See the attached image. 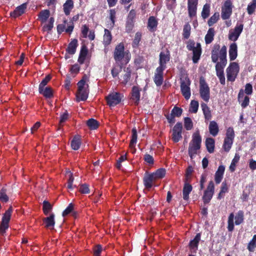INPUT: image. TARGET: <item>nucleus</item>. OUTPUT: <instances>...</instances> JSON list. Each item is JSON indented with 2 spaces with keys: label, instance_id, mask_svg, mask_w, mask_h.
<instances>
[{
  "label": "nucleus",
  "instance_id": "obj_1",
  "mask_svg": "<svg viewBox=\"0 0 256 256\" xmlns=\"http://www.w3.org/2000/svg\"><path fill=\"white\" fill-rule=\"evenodd\" d=\"M202 138L198 130L194 132L192 136V139L189 144L188 154L191 158H193L198 150L200 148Z\"/></svg>",
  "mask_w": 256,
  "mask_h": 256
},
{
  "label": "nucleus",
  "instance_id": "obj_2",
  "mask_svg": "<svg viewBox=\"0 0 256 256\" xmlns=\"http://www.w3.org/2000/svg\"><path fill=\"white\" fill-rule=\"evenodd\" d=\"M78 90L76 93V100L78 101L86 100L88 94V85L86 79L83 78L78 83Z\"/></svg>",
  "mask_w": 256,
  "mask_h": 256
},
{
  "label": "nucleus",
  "instance_id": "obj_3",
  "mask_svg": "<svg viewBox=\"0 0 256 256\" xmlns=\"http://www.w3.org/2000/svg\"><path fill=\"white\" fill-rule=\"evenodd\" d=\"M186 48L188 50L192 51L193 62L194 63L198 62L202 54V48L200 44V43H196V44L194 41L189 40L187 42Z\"/></svg>",
  "mask_w": 256,
  "mask_h": 256
},
{
  "label": "nucleus",
  "instance_id": "obj_4",
  "mask_svg": "<svg viewBox=\"0 0 256 256\" xmlns=\"http://www.w3.org/2000/svg\"><path fill=\"white\" fill-rule=\"evenodd\" d=\"M239 72L238 64L233 62L230 64L226 70L228 81L233 82L235 80Z\"/></svg>",
  "mask_w": 256,
  "mask_h": 256
},
{
  "label": "nucleus",
  "instance_id": "obj_5",
  "mask_svg": "<svg viewBox=\"0 0 256 256\" xmlns=\"http://www.w3.org/2000/svg\"><path fill=\"white\" fill-rule=\"evenodd\" d=\"M200 94L202 98L208 102L210 98V88L203 78H200Z\"/></svg>",
  "mask_w": 256,
  "mask_h": 256
},
{
  "label": "nucleus",
  "instance_id": "obj_6",
  "mask_svg": "<svg viewBox=\"0 0 256 256\" xmlns=\"http://www.w3.org/2000/svg\"><path fill=\"white\" fill-rule=\"evenodd\" d=\"M122 98V96L120 94L114 92L106 97V100L108 104L110 107H113L120 104Z\"/></svg>",
  "mask_w": 256,
  "mask_h": 256
},
{
  "label": "nucleus",
  "instance_id": "obj_7",
  "mask_svg": "<svg viewBox=\"0 0 256 256\" xmlns=\"http://www.w3.org/2000/svg\"><path fill=\"white\" fill-rule=\"evenodd\" d=\"M232 4L230 0H226L224 2L222 7V18L225 20L228 19L232 14Z\"/></svg>",
  "mask_w": 256,
  "mask_h": 256
},
{
  "label": "nucleus",
  "instance_id": "obj_8",
  "mask_svg": "<svg viewBox=\"0 0 256 256\" xmlns=\"http://www.w3.org/2000/svg\"><path fill=\"white\" fill-rule=\"evenodd\" d=\"M190 82L189 78H185L182 80L180 84V90L183 96L186 100H188L191 95L190 90Z\"/></svg>",
  "mask_w": 256,
  "mask_h": 256
},
{
  "label": "nucleus",
  "instance_id": "obj_9",
  "mask_svg": "<svg viewBox=\"0 0 256 256\" xmlns=\"http://www.w3.org/2000/svg\"><path fill=\"white\" fill-rule=\"evenodd\" d=\"M214 186L212 181H210L204 192L202 200L204 204L208 203L212 198L214 194Z\"/></svg>",
  "mask_w": 256,
  "mask_h": 256
},
{
  "label": "nucleus",
  "instance_id": "obj_10",
  "mask_svg": "<svg viewBox=\"0 0 256 256\" xmlns=\"http://www.w3.org/2000/svg\"><path fill=\"white\" fill-rule=\"evenodd\" d=\"M182 125L180 122L176 123L173 128L172 138L174 142H177L182 138Z\"/></svg>",
  "mask_w": 256,
  "mask_h": 256
},
{
  "label": "nucleus",
  "instance_id": "obj_11",
  "mask_svg": "<svg viewBox=\"0 0 256 256\" xmlns=\"http://www.w3.org/2000/svg\"><path fill=\"white\" fill-rule=\"evenodd\" d=\"M242 24H237L234 29H232L229 32L228 38L232 41H236L243 30Z\"/></svg>",
  "mask_w": 256,
  "mask_h": 256
},
{
  "label": "nucleus",
  "instance_id": "obj_12",
  "mask_svg": "<svg viewBox=\"0 0 256 256\" xmlns=\"http://www.w3.org/2000/svg\"><path fill=\"white\" fill-rule=\"evenodd\" d=\"M74 24L72 22H68L64 20V24H60L57 26V31L60 34L65 31L66 32L70 34L74 29Z\"/></svg>",
  "mask_w": 256,
  "mask_h": 256
},
{
  "label": "nucleus",
  "instance_id": "obj_13",
  "mask_svg": "<svg viewBox=\"0 0 256 256\" xmlns=\"http://www.w3.org/2000/svg\"><path fill=\"white\" fill-rule=\"evenodd\" d=\"M124 50V44L122 43H120L116 47L114 56L116 62H120L124 58L125 54Z\"/></svg>",
  "mask_w": 256,
  "mask_h": 256
},
{
  "label": "nucleus",
  "instance_id": "obj_14",
  "mask_svg": "<svg viewBox=\"0 0 256 256\" xmlns=\"http://www.w3.org/2000/svg\"><path fill=\"white\" fill-rule=\"evenodd\" d=\"M198 0H188V15L191 18L196 15Z\"/></svg>",
  "mask_w": 256,
  "mask_h": 256
},
{
  "label": "nucleus",
  "instance_id": "obj_15",
  "mask_svg": "<svg viewBox=\"0 0 256 256\" xmlns=\"http://www.w3.org/2000/svg\"><path fill=\"white\" fill-rule=\"evenodd\" d=\"M170 60V54L168 51L166 53L161 52L160 54V66L158 68H161L164 70L166 68V63Z\"/></svg>",
  "mask_w": 256,
  "mask_h": 256
},
{
  "label": "nucleus",
  "instance_id": "obj_16",
  "mask_svg": "<svg viewBox=\"0 0 256 256\" xmlns=\"http://www.w3.org/2000/svg\"><path fill=\"white\" fill-rule=\"evenodd\" d=\"M238 100L241 104V106L243 108H245L249 104L250 98L248 96H244V92L242 90H240L239 92Z\"/></svg>",
  "mask_w": 256,
  "mask_h": 256
},
{
  "label": "nucleus",
  "instance_id": "obj_17",
  "mask_svg": "<svg viewBox=\"0 0 256 256\" xmlns=\"http://www.w3.org/2000/svg\"><path fill=\"white\" fill-rule=\"evenodd\" d=\"M163 70L157 68L154 75V82L157 86H160L163 82Z\"/></svg>",
  "mask_w": 256,
  "mask_h": 256
},
{
  "label": "nucleus",
  "instance_id": "obj_18",
  "mask_svg": "<svg viewBox=\"0 0 256 256\" xmlns=\"http://www.w3.org/2000/svg\"><path fill=\"white\" fill-rule=\"evenodd\" d=\"M140 90L141 89L137 86H134L132 88L131 98L136 104H138L140 100Z\"/></svg>",
  "mask_w": 256,
  "mask_h": 256
},
{
  "label": "nucleus",
  "instance_id": "obj_19",
  "mask_svg": "<svg viewBox=\"0 0 256 256\" xmlns=\"http://www.w3.org/2000/svg\"><path fill=\"white\" fill-rule=\"evenodd\" d=\"M156 180L152 174H146L144 177V184L145 187L148 189H150L152 186L153 182Z\"/></svg>",
  "mask_w": 256,
  "mask_h": 256
},
{
  "label": "nucleus",
  "instance_id": "obj_20",
  "mask_svg": "<svg viewBox=\"0 0 256 256\" xmlns=\"http://www.w3.org/2000/svg\"><path fill=\"white\" fill-rule=\"evenodd\" d=\"M26 8V4H23L18 6L15 10L10 13V16L14 18H16L23 14Z\"/></svg>",
  "mask_w": 256,
  "mask_h": 256
},
{
  "label": "nucleus",
  "instance_id": "obj_21",
  "mask_svg": "<svg viewBox=\"0 0 256 256\" xmlns=\"http://www.w3.org/2000/svg\"><path fill=\"white\" fill-rule=\"evenodd\" d=\"M50 12L48 10H42L38 14V20L42 24L46 23L50 18Z\"/></svg>",
  "mask_w": 256,
  "mask_h": 256
},
{
  "label": "nucleus",
  "instance_id": "obj_22",
  "mask_svg": "<svg viewBox=\"0 0 256 256\" xmlns=\"http://www.w3.org/2000/svg\"><path fill=\"white\" fill-rule=\"evenodd\" d=\"M74 7L72 0H67L63 5V9L66 15L68 16Z\"/></svg>",
  "mask_w": 256,
  "mask_h": 256
},
{
  "label": "nucleus",
  "instance_id": "obj_23",
  "mask_svg": "<svg viewBox=\"0 0 256 256\" xmlns=\"http://www.w3.org/2000/svg\"><path fill=\"white\" fill-rule=\"evenodd\" d=\"M224 167L223 166H219L218 170L215 174V182L217 184L220 182L223 178V174L224 171Z\"/></svg>",
  "mask_w": 256,
  "mask_h": 256
},
{
  "label": "nucleus",
  "instance_id": "obj_24",
  "mask_svg": "<svg viewBox=\"0 0 256 256\" xmlns=\"http://www.w3.org/2000/svg\"><path fill=\"white\" fill-rule=\"evenodd\" d=\"M54 18L52 17H50L48 21H47L46 23L42 24V30L44 32H50L52 30L54 26Z\"/></svg>",
  "mask_w": 256,
  "mask_h": 256
},
{
  "label": "nucleus",
  "instance_id": "obj_25",
  "mask_svg": "<svg viewBox=\"0 0 256 256\" xmlns=\"http://www.w3.org/2000/svg\"><path fill=\"white\" fill-rule=\"evenodd\" d=\"M54 214H52L50 216H48L44 219V222L46 224V227L50 229H52L55 224L54 222Z\"/></svg>",
  "mask_w": 256,
  "mask_h": 256
},
{
  "label": "nucleus",
  "instance_id": "obj_26",
  "mask_svg": "<svg viewBox=\"0 0 256 256\" xmlns=\"http://www.w3.org/2000/svg\"><path fill=\"white\" fill-rule=\"evenodd\" d=\"M137 142V132L135 128L132 130V139L130 144V148L132 150V152L135 151V146Z\"/></svg>",
  "mask_w": 256,
  "mask_h": 256
},
{
  "label": "nucleus",
  "instance_id": "obj_27",
  "mask_svg": "<svg viewBox=\"0 0 256 256\" xmlns=\"http://www.w3.org/2000/svg\"><path fill=\"white\" fill-rule=\"evenodd\" d=\"M78 46V40L76 39H74L68 44V47L66 49V52L70 54H74Z\"/></svg>",
  "mask_w": 256,
  "mask_h": 256
},
{
  "label": "nucleus",
  "instance_id": "obj_28",
  "mask_svg": "<svg viewBox=\"0 0 256 256\" xmlns=\"http://www.w3.org/2000/svg\"><path fill=\"white\" fill-rule=\"evenodd\" d=\"M192 190V186L188 183H185L182 190L183 198L184 200H188L189 194Z\"/></svg>",
  "mask_w": 256,
  "mask_h": 256
},
{
  "label": "nucleus",
  "instance_id": "obj_29",
  "mask_svg": "<svg viewBox=\"0 0 256 256\" xmlns=\"http://www.w3.org/2000/svg\"><path fill=\"white\" fill-rule=\"evenodd\" d=\"M230 58L231 60H235L237 56V46L236 43L232 44L229 50Z\"/></svg>",
  "mask_w": 256,
  "mask_h": 256
},
{
  "label": "nucleus",
  "instance_id": "obj_30",
  "mask_svg": "<svg viewBox=\"0 0 256 256\" xmlns=\"http://www.w3.org/2000/svg\"><path fill=\"white\" fill-rule=\"evenodd\" d=\"M209 131L210 134L215 136L218 132V127L217 123L214 121H212L209 125Z\"/></svg>",
  "mask_w": 256,
  "mask_h": 256
},
{
  "label": "nucleus",
  "instance_id": "obj_31",
  "mask_svg": "<svg viewBox=\"0 0 256 256\" xmlns=\"http://www.w3.org/2000/svg\"><path fill=\"white\" fill-rule=\"evenodd\" d=\"M200 240V234H198L195 238L191 240L190 242V246L191 249L194 250V251H196L197 250L198 244Z\"/></svg>",
  "mask_w": 256,
  "mask_h": 256
},
{
  "label": "nucleus",
  "instance_id": "obj_32",
  "mask_svg": "<svg viewBox=\"0 0 256 256\" xmlns=\"http://www.w3.org/2000/svg\"><path fill=\"white\" fill-rule=\"evenodd\" d=\"M206 146L208 151L210 153H212L214 149V140L210 138H206Z\"/></svg>",
  "mask_w": 256,
  "mask_h": 256
},
{
  "label": "nucleus",
  "instance_id": "obj_33",
  "mask_svg": "<svg viewBox=\"0 0 256 256\" xmlns=\"http://www.w3.org/2000/svg\"><path fill=\"white\" fill-rule=\"evenodd\" d=\"M81 144L80 138L78 136H76L71 141V147L74 150H78Z\"/></svg>",
  "mask_w": 256,
  "mask_h": 256
},
{
  "label": "nucleus",
  "instance_id": "obj_34",
  "mask_svg": "<svg viewBox=\"0 0 256 256\" xmlns=\"http://www.w3.org/2000/svg\"><path fill=\"white\" fill-rule=\"evenodd\" d=\"M112 36L110 32L107 29H104V34L103 36V43L105 46L110 44L111 42Z\"/></svg>",
  "mask_w": 256,
  "mask_h": 256
},
{
  "label": "nucleus",
  "instance_id": "obj_35",
  "mask_svg": "<svg viewBox=\"0 0 256 256\" xmlns=\"http://www.w3.org/2000/svg\"><path fill=\"white\" fill-rule=\"evenodd\" d=\"M158 25V22L154 16H150L148 20V27L150 30L154 31Z\"/></svg>",
  "mask_w": 256,
  "mask_h": 256
},
{
  "label": "nucleus",
  "instance_id": "obj_36",
  "mask_svg": "<svg viewBox=\"0 0 256 256\" xmlns=\"http://www.w3.org/2000/svg\"><path fill=\"white\" fill-rule=\"evenodd\" d=\"M214 36V28H210L208 31L205 36V41L206 44H209L212 42Z\"/></svg>",
  "mask_w": 256,
  "mask_h": 256
},
{
  "label": "nucleus",
  "instance_id": "obj_37",
  "mask_svg": "<svg viewBox=\"0 0 256 256\" xmlns=\"http://www.w3.org/2000/svg\"><path fill=\"white\" fill-rule=\"evenodd\" d=\"M201 106L202 108V110L204 116V118L207 120H210L211 119L212 115L211 112L208 106L206 104L204 103H202L201 104Z\"/></svg>",
  "mask_w": 256,
  "mask_h": 256
},
{
  "label": "nucleus",
  "instance_id": "obj_38",
  "mask_svg": "<svg viewBox=\"0 0 256 256\" xmlns=\"http://www.w3.org/2000/svg\"><path fill=\"white\" fill-rule=\"evenodd\" d=\"M9 196L7 194V190L5 188H2L0 190V202L6 203L8 201Z\"/></svg>",
  "mask_w": 256,
  "mask_h": 256
},
{
  "label": "nucleus",
  "instance_id": "obj_39",
  "mask_svg": "<svg viewBox=\"0 0 256 256\" xmlns=\"http://www.w3.org/2000/svg\"><path fill=\"white\" fill-rule=\"evenodd\" d=\"M38 90L40 93L42 94L46 98H50L53 96L52 90L50 87H44L41 91L40 89H38Z\"/></svg>",
  "mask_w": 256,
  "mask_h": 256
},
{
  "label": "nucleus",
  "instance_id": "obj_40",
  "mask_svg": "<svg viewBox=\"0 0 256 256\" xmlns=\"http://www.w3.org/2000/svg\"><path fill=\"white\" fill-rule=\"evenodd\" d=\"M116 12L114 10H110V20L108 24V28H112L114 26L116 19Z\"/></svg>",
  "mask_w": 256,
  "mask_h": 256
},
{
  "label": "nucleus",
  "instance_id": "obj_41",
  "mask_svg": "<svg viewBox=\"0 0 256 256\" xmlns=\"http://www.w3.org/2000/svg\"><path fill=\"white\" fill-rule=\"evenodd\" d=\"M88 54V50L86 46H84L82 48L80 56L78 58V61L80 63L82 64L84 63L85 58H86V56Z\"/></svg>",
  "mask_w": 256,
  "mask_h": 256
},
{
  "label": "nucleus",
  "instance_id": "obj_42",
  "mask_svg": "<svg viewBox=\"0 0 256 256\" xmlns=\"http://www.w3.org/2000/svg\"><path fill=\"white\" fill-rule=\"evenodd\" d=\"M12 210V206H10L4 214L2 217V222L8 223L9 222Z\"/></svg>",
  "mask_w": 256,
  "mask_h": 256
},
{
  "label": "nucleus",
  "instance_id": "obj_43",
  "mask_svg": "<svg viewBox=\"0 0 256 256\" xmlns=\"http://www.w3.org/2000/svg\"><path fill=\"white\" fill-rule=\"evenodd\" d=\"M155 179L162 178H164L166 174V170L164 168H160L158 170L152 174Z\"/></svg>",
  "mask_w": 256,
  "mask_h": 256
},
{
  "label": "nucleus",
  "instance_id": "obj_44",
  "mask_svg": "<svg viewBox=\"0 0 256 256\" xmlns=\"http://www.w3.org/2000/svg\"><path fill=\"white\" fill-rule=\"evenodd\" d=\"M228 186L226 182H222L221 186V188L220 193L218 194V198L221 199L222 198L224 197V194L226 192L228 191Z\"/></svg>",
  "mask_w": 256,
  "mask_h": 256
},
{
  "label": "nucleus",
  "instance_id": "obj_45",
  "mask_svg": "<svg viewBox=\"0 0 256 256\" xmlns=\"http://www.w3.org/2000/svg\"><path fill=\"white\" fill-rule=\"evenodd\" d=\"M235 224L236 225H239L242 224L244 221V212L242 210H240L236 214L235 218Z\"/></svg>",
  "mask_w": 256,
  "mask_h": 256
},
{
  "label": "nucleus",
  "instance_id": "obj_46",
  "mask_svg": "<svg viewBox=\"0 0 256 256\" xmlns=\"http://www.w3.org/2000/svg\"><path fill=\"white\" fill-rule=\"evenodd\" d=\"M199 104L198 101L192 100L190 102L189 111L192 113H196L198 112Z\"/></svg>",
  "mask_w": 256,
  "mask_h": 256
},
{
  "label": "nucleus",
  "instance_id": "obj_47",
  "mask_svg": "<svg viewBox=\"0 0 256 256\" xmlns=\"http://www.w3.org/2000/svg\"><path fill=\"white\" fill-rule=\"evenodd\" d=\"M190 30L191 27L190 24H186L184 26L182 36L184 38L187 39L189 38L190 34Z\"/></svg>",
  "mask_w": 256,
  "mask_h": 256
},
{
  "label": "nucleus",
  "instance_id": "obj_48",
  "mask_svg": "<svg viewBox=\"0 0 256 256\" xmlns=\"http://www.w3.org/2000/svg\"><path fill=\"white\" fill-rule=\"evenodd\" d=\"M87 125L90 130H96L98 126V123L97 120L91 118L87 121Z\"/></svg>",
  "mask_w": 256,
  "mask_h": 256
},
{
  "label": "nucleus",
  "instance_id": "obj_49",
  "mask_svg": "<svg viewBox=\"0 0 256 256\" xmlns=\"http://www.w3.org/2000/svg\"><path fill=\"white\" fill-rule=\"evenodd\" d=\"M234 214L233 213H231L228 218V231L232 232L234 230Z\"/></svg>",
  "mask_w": 256,
  "mask_h": 256
},
{
  "label": "nucleus",
  "instance_id": "obj_50",
  "mask_svg": "<svg viewBox=\"0 0 256 256\" xmlns=\"http://www.w3.org/2000/svg\"><path fill=\"white\" fill-rule=\"evenodd\" d=\"M220 14L218 12H215L208 20V24L209 26H212L214 24L216 23L218 20Z\"/></svg>",
  "mask_w": 256,
  "mask_h": 256
},
{
  "label": "nucleus",
  "instance_id": "obj_51",
  "mask_svg": "<svg viewBox=\"0 0 256 256\" xmlns=\"http://www.w3.org/2000/svg\"><path fill=\"white\" fill-rule=\"evenodd\" d=\"M233 143V140L225 138L223 144V148L226 152H228Z\"/></svg>",
  "mask_w": 256,
  "mask_h": 256
},
{
  "label": "nucleus",
  "instance_id": "obj_52",
  "mask_svg": "<svg viewBox=\"0 0 256 256\" xmlns=\"http://www.w3.org/2000/svg\"><path fill=\"white\" fill-rule=\"evenodd\" d=\"M210 12V6L208 4H205L202 10V16L204 18H207Z\"/></svg>",
  "mask_w": 256,
  "mask_h": 256
},
{
  "label": "nucleus",
  "instance_id": "obj_53",
  "mask_svg": "<svg viewBox=\"0 0 256 256\" xmlns=\"http://www.w3.org/2000/svg\"><path fill=\"white\" fill-rule=\"evenodd\" d=\"M256 9V0H252L248 6L247 10L249 14H252Z\"/></svg>",
  "mask_w": 256,
  "mask_h": 256
},
{
  "label": "nucleus",
  "instance_id": "obj_54",
  "mask_svg": "<svg viewBox=\"0 0 256 256\" xmlns=\"http://www.w3.org/2000/svg\"><path fill=\"white\" fill-rule=\"evenodd\" d=\"M219 57L220 60H226V48L225 46L219 50Z\"/></svg>",
  "mask_w": 256,
  "mask_h": 256
},
{
  "label": "nucleus",
  "instance_id": "obj_55",
  "mask_svg": "<svg viewBox=\"0 0 256 256\" xmlns=\"http://www.w3.org/2000/svg\"><path fill=\"white\" fill-rule=\"evenodd\" d=\"M52 208V204L48 201L43 202V210L45 214H48Z\"/></svg>",
  "mask_w": 256,
  "mask_h": 256
},
{
  "label": "nucleus",
  "instance_id": "obj_56",
  "mask_svg": "<svg viewBox=\"0 0 256 256\" xmlns=\"http://www.w3.org/2000/svg\"><path fill=\"white\" fill-rule=\"evenodd\" d=\"M66 176L68 177V189L72 188V182L74 181V178L72 176V174L70 171H67L66 172Z\"/></svg>",
  "mask_w": 256,
  "mask_h": 256
},
{
  "label": "nucleus",
  "instance_id": "obj_57",
  "mask_svg": "<svg viewBox=\"0 0 256 256\" xmlns=\"http://www.w3.org/2000/svg\"><path fill=\"white\" fill-rule=\"evenodd\" d=\"M184 126L186 130H190L193 127V124L190 118H185L184 120Z\"/></svg>",
  "mask_w": 256,
  "mask_h": 256
},
{
  "label": "nucleus",
  "instance_id": "obj_58",
  "mask_svg": "<svg viewBox=\"0 0 256 256\" xmlns=\"http://www.w3.org/2000/svg\"><path fill=\"white\" fill-rule=\"evenodd\" d=\"M216 76L220 80V82L222 84H225V77L224 74V70H216Z\"/></svg>",
  "mask_w": 256,
  "mask_h": 256
},
{
  "label": "nucleus",
  "instance_id": "obj_59",
  "mask_svg": "<svg viewBox=\"0 0 256 256\" xmlns=\"http://www.w3.org/2000/svg\"><path fill=\"white\" fill-rule=\"evenodd\" d=\"M256 246V234L254 235L252 240L248 243V248L250 252H253Z\"/></svg>",
  "mask_w": 256,
  "mask_h": 256
},
{
  "label": "nucleus",
  "instance_id": "obj_60",
  "mask_svg": "<svg viewBox=\"0 0 256 256\" xmlns=\"http://www.w3.org/2000/svg\"><path fill=\"white\" fill-rule=\"evenodd\" d=\"M239 160L240 156L237 154H236L230 166V169L232 172H234L235 170L236 164L238 162Z\"/></svg>",
  "mask_w": 256,
  "mask_h": 256
},
{
  "label": "nucleus",
  "instance_id": "obj_61",
  "mask_svg": "<svg viewBox=\"0 0 256 256\" xmlns=\"http://www.w3.org/2000/svg\"><path fill=\"white\" fill-rule=\"evenodd\" d=\"M141 37L142 34L140 32H138L136 34L132 44L134 47H136L138 45L141 39Z\"/></svg>",
  "mask_w": 256,
  "mask_h": 256
},
{
  "label": "nucleus",
  "instance_id": "obj_62",
  "mask_svg": "<svg viewBox=\"0 0 256 256\" xmlns=\"http://www.w3.org/2000/svg\"><path fill=\"white\" fill-rule=\"evenodd\" d=\"M227 60H220V62L216 63V70H224V68L226 66Z\"/></svg>",
  "mask_w": 256,
  "mask_h": 256
},
{
  "label": "nucleus",
  "instance_id": "obj_63",
  "mask_svg": "<svg viewBox=\"0 0 256 256\" xmlns=\"http://www.w3.org/2000/svg\"><path fill=\"white\" fill-rule=\"evenodd\" d=\"M234 130L232 128H228L226 130V138L234 140Z\"/></svg>",
  "mask_w": 256,
  "mask_h": 256
},
{
  "label": "nucleus",
  "instance_id": "obj_64",
  "mask_svg": "<svg viewBox=\"0 0 256 256\" xmlns=\"http://www.w3.org/2000/svg\"><path fill=\"white\" fill-rule=\"evenodd\" d=\"M182 110L178 107H174L172 112V114L174 116L179 117L182 114Z\"/></svg>",
  "mask_w": 256,
  "mask_h": 256
}]
</instances>
